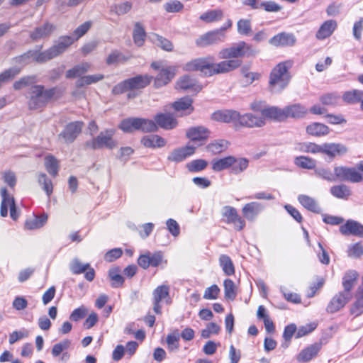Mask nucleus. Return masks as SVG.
<instances>
[{
	"mask_svg": "<svg viewBox=\"0 0 363 363\" xmlns=\"http://www.w3.org/2000/svg\"><path fill=\"white\" fill-rule=\"evenodd\" d=\"M258 50L244 41H240L231 47L223 48L218 52V57L228 60L214 62L213 56L196 58L185 63L182 68L184 71H200L206 76L225 74L240 67L242 63L239 57L255 55Z\"/></svg>",
	"mask_w": 363,
	"mask_h": 363,
	"instance_id": "obj_1",
	"label": "nucleus"
},
{
	"mask_svg": "<svg viewBox=\"0 0 363 363\" xmlns=\"http://www.w3.org/2000/svg\"><path fill=\"white\" fill-rule=\"evenodd\" d=\"M73 43L74 40L69 35L60 36L48 50L43 52L29 50L15 57L13 60L15 63L21 65V69L30 62L31 58L38 63H44L65 52Z\"/></svg>",
	"mask_w": 363,
	"mask_h": 363,
	"instance_id": "obj_2",
	"label": "nucleus"
},
{
	"mask_svg": "<svg viewBox=\"0 0 363 363\" xmlns=\"http://www.w3.org/2000/svg\"><path fill=\"white\" fill-rule=\"evenodd\" d=\"M291 65V61H286L279 63L273 68L269 80V86L272 91L280 92L286 87L291 79L289 69Z\"/></svg>",
	"mask_w": 363,
	"mask_h": 363,
	"instance_id": "obj_3",
	"label": "nucleus"
},
{
	"mask_svg": "<svg viewBox=\"0 0 363 363\" xmlns=\"http://www.w3.org/2000/svg\"><path fill=\"white\" fill-rule=\"evenodd\" d=\"M152 77L147 74L138 75L124 80L113 88V93L120 94L128 90L140 89L147 86Z\"/></svg>",
	"mask_w": 363,
	"mask_h": 363,
	"instance_id": "obj_4",
	"label": "nucleus"
},
{
	"mask_svg": "<svg viewBox=\"0 0 363 363\" xmlns=\"http://www.w3.org/2000/svg\"><path fill=\"white\" fill-rule=\"evenodd\" d=\"M115 130L113 129L102 131L91 140L87 141L85 145L94 150L106 147L111 150L117 146V142L113 139Z\"/></svg>",
	"mask_w": 363,
	"mask_h": 363,
	"instance_id": "obj_5",
	"label": "nucleus"
},
{
	"mask_svg": "<svg viewBox=\"0 0 363 363\" xmlns=\"http://www.w3.org/2000/svg\"><path fill=\"white\" fill-rule=\"evenodd\" d=\"M29 100L28 106L30 110H37L45 106L48 104L44 96V86L42 85H34L29 90Z\"/></svg>",
	"mask_w": 363,
	"mask_h": 363,
	"instance_id": "obj_6",
	"label": "nucleus"
},
{
	"mask_svg": "<svg viewBox=\"0 0 363 363\" xmlns=\"http://www.w3.org/2000/svg\"><path fill=\"white\" fill-rule=\"evenodd\" d=\"M84 123L81 121H74L66 125L63 130L59 134V140L65 143H72L82 133Z\"/></svg>",
	"mask_w": 363,
	"mask_h": 363,
	"instance_id": "obj_7",
	"label": "nucleus"
},
{
	"mask_svg": "<svg viewBox=\"0 0 363 363\" xmlns=\"http://www.w3.org/2000/svg\"><path fill=\"white\" fill-rule=\"evenodd\" d=\"M225 34H222L218 29L207 32L196 40V44L201 48L224 42Z\"/></svg>",
	"mask_w": 363,
	"mask_h": 363,
	"instance_id": "obj_8",
	"label": "nucleus"
},
{
	"mask_svg": "<svg viewBox=\"0 0 363 363\" xmlns=\"http://www.w3.org/2000/svg\"><path fill=\"white\" fill-rule=\"evenodd\" d=\"M222 216L226 223H233L237 230H241L245 225V220L238 215L237 210L230 206H225L222 209Z\"/></svg>",
	"mask_w": 363,
	"mask_h": 363,
	"instance_id": "obj_9",
	"label": "nucleus"
},
{
	"mask_svg": "<svg viewBox=\"0 0 363 363\" xmlns=\"http://www.w3.org/2000/svg\"><path fill=\"white\" fill-rule=\"evenodd\" d=\"M69 269L74 274H80L86 272L84 277L87 281H91L94 279V269L89 263L84 264L78 258H74L70 262Z\"/></svg>",
	"mask_w": 363,
	"mask_h": 363,
	"instance_id": "obj_10",
	"label": "nucleus"
},
{
	"mask_svg": "<svg viewBox=\"0 0 363 363\" xmlns=\"http://www.w3.org/2000/svg\"><path fill=\"white\" fill-rule=\"evenodd\" d=\"M352 293L341 291L335 295L327 306V311L331 313H335L342 308L352 298Z\"/></svg>",
	"mask_w": 363,
	"mask_h": 363,
	"instance_id": "obj_11",
	"label": "nucleus"
},
{
	"mask_svg": "<svg viewBox=\"0 0 363 363\" xmlns=\"http://www.w3.org/2000/svg\"><path fill=\"white\" fill-rule=\"evenodd\" d=\"M55 29V25L50 22H45L35 28L30 33V38L33 41L35 42L48 38L54 33Z\"/></svg>",
	"mask_w": 363,
	"mask_h": 363,
	"instance_id": "obj_12",
	"label": "nucleus"
},
{
	"mask_svg": "<svg viewBox=\"0 0 363 363\" xmlns=\"http://www.w3.org/2000/svg\"><path fill=\"white\" fill-rule=\"evenodd\" d=\"M72 342L69 339H64L62 341L55 344L52 348L51 354L53 357H59L62 362H67L70 359V354L66 352L69 348Z\"/></svg>",
	"mask_w": 363,
	"mask_h": 363,
	"instance_id": "obj_13",
	"label": "nucleus"
},
{
	"mask_svg": "<svg viewBox=\"0 0 363 363\" xmlns=\"http://www.w3.org/2000/svg\"><path fill=\"white\" fill-rule=\"evenodd\" d=\"M296 38L293 33L281 32L272 37L269 43L275 47H291L296 44Z\"/></svg>",
	"mask_w": 363,
	"mask_h": 363,
	"instance_id": "obj_14",
	"label": "nucleus"
},
{
	"mask_svg": "<svg viewBox=\"0 0 363 363\" xmlns=\"http://www.w3.org/2000/svg\"><path fill=\"white\" fill-rule=\"evenodd\" d=\"M238 123L248 128H260L264 125L265 120L262 116H258L252 113L240 115L239 113Z\"/></svg>",
	"mask_w": 363,
	"mask_h": 363,
	"instance_id": "obj_15",
	"label": "nucleus"
},
{
	"mask_svg": "<svg viewBox=\"0 0 363 363\" xmlns=\"http://www.w3.org/2000/svg\"><path fill=\"white\" fill-rule=\"evenodd\" d=\"M176 70L175 67H162L155 79V86L159 88L167 84L174 78Z\"/></svg>",
	"mask_w": 363,
	"mask_h": 363,
	"instance_id": "obj_16",
	"label": "nucleus"
},
{
	"mask_svg": "<svg viewBox=\"0 0 363 363\" xmlns=\"http://www.w3.org/2000/svg\"><path fill=\"white\" fill-rule=\"evenodd\" d=\"M177 90H191L194 92H199L202 87L199 85L196 80L189 75H184L180 77L175 85Z\"/></svg>",
	"mask_w": 363,
	"mask_h": 363,
	"instance_id": "obj_17",
	"label": "nucleus"
},
{
	"mask_svg": "<svg viewBox=\"0 0 363 363\" xmlns=\"http://www.w3.org/2000/svg\"><path fill=\"white\" fill-rule=\"evenodd\" d=\"M340 233L344 235H355L363 238V225L357 221L349 220L340 228Z\"/></svg>",
	"mask_w": 363,
	"mask_h": 363,
	"instance_id": "obj_18",
	"label": "nucleus"
},
{
	"mask_svg": "<svg viewBox=\"0 0 363 363\" xmlns=\"http://www.w3.org/2000/svg\"><path fill=\"white\" fill-rule=\"evenodd\" d=\"M239 113L233 110L218 111L212 114V119L223 123H238Z\"/></svg>",
	"mask_w": 363,
	"mask_h": 363,
	"instance_id": "obj_19",
	"label": "nucleus"
},
{
	"mask_svg": "<svg viewBox=\"0 0 363 363\" xmlns=\"http://www.w3.org/2000/svg\"><path fill=\"white\" fill-rule=\"evenodd\" d=\"M194 150L195 147L189 145L175 149L168 155L167 160L171 162H180L192 155Z\"/></svg>",
	"mask_w": 363,
	"mask_h": 363,
	"instance_id": "obj_20",
	"label": "nucleus"
},
{
	"mask_svg": "<svg viewBox=\"0 0 363 363\" xmlns=\"http://www.w3.org/2000/svg\"><path fill=\"white\" fill-rule=\"evenodd\" d=\"M264 208L262 203L253 201L245 204L242 208V213L247 220L253 221Z\"/></svg>",
	"mask_w": 363,
	"mask_h": 363,
	"instance_id": "obj_21",
	"label": "nucleus"
},
{
	"mask_svg": "<svg viewBox=\"0 0 363 363\" xmlns=\"http://www.w3.org/2000/svg\"><path fill=\"white\" fill-rule=\"evenodd\" d=\"M158 127L165 130L174 128L177 125L176 118L170 113H158L154 118Z\"/></svg>",
	"mask_w": 363,
	"mask_h": 363,
	"instance_id": "obj_22",
	"label": "nucleus"
},
{
	"mask_svg": "<svg viewBox=\"0 0 363 363\" xmlns=\"http://www.w3.org/2000/svg\"><path fill=\"white\" fill-rule=\"evenodd\" d=\"M347 152V148L340 143H325L320 145V152L325 153L330 157L342 155Z\"/></svg>",
	"mask_w": 363,
	"mask_h": 363,
	"instance_id": "obj_23",
	"label": "nucleus"
},
{
	"mask_svg": "<svg viewBox=\"0 0 363 363\" xmlns=\"http://www.w3.org/2000/svg\"><path fill=\"white\" fill-rule=\"evenodd\" d=\"M210 131L203 126L192 127L187 130L186 137L192 141H203L207 140Z\"/></svg>",
	"mask_w": 363,
	"mask_h": 363,
	"instance_id": "obj_24",
	"label": "nucleus"
},
{
	"mask_svg": "<svg viewBox=\"0 0 363 363\" xmlns=\"http://www.w3.org/2000/svg\"><path fill=\"white\" fill-rule=\"evenodd\" d=\"M337 23L335 20H328L325 21L319 28L315 34L318 40H324L330 37L337 28Z\"/></svg>",
	"mask_w": 363,
	"mask_h": 363,
	"instance_id": "obj_25",
	"label": "nucleus"
},
{
	"mask_svg": "<svg viewBox=\"0 0 363 363\" xmlns=\"http://www.w3.org/2000/svg\"><path fill=\"white\" fill-rule=\"evenodd\" d=\"M141 143L148 148H160L166 145L167 141L158 135H149L141 139Z\"/></svg>",
	"mask_w": 363,
	"mask_h": 363,
	"instance_id": "obj_26",
	"label": "nucleus"
},
{
	"mask_svg": "<svg viewBox=\"0 0 363 363\" xmlns=\"http://www.w3.org/2000/svg\"><path fill=\"white\" fill-rule=\"evenodd\" d=\"M320 348V343L311 345L299 353L297 359L299 362H308L317 355Z\"/></svg>",
	"mask_w": 363,
	"mask_h": 363,
	"instance_id": "obj_27",
	"label": "nucleus"
},
{
	"mask_svg": "<svg viewBox=\"0 0 363 363\" xmlns=\"http://www.w3.org/2000/svg\"><path fill=\"white\" fill-rule=\"evenodd\" d=\"M261 115L264 119L265 118H267L279 121L286 119V115H284V108H279L275 106L264 108L261 111Z\"/></svg>",
	"mask_w": 363,
	"mask_h": 363,
	"instance_id": "obj_28",
	"label": "nucleus"
},
{
	"mask_svg": "<svg viewBox=\"0 0 363 363\" xmlns=\"http://www.w3.org/2000/svg\"><path fill=\"white\" fill-rule=\"evenodd\" d=\"M298 201L305 208L311 212L315 213H320L321 212V209L316 201L309 196L301 194L298 196Z\"/></svg>",
	"mask_w": 363,
	"mask_h": 363,
	"instance_id": "obj_29",
	"label": "nucleus"
},
{
	"mask_svg": "<svg viewBox=\"0 0 363 363\" xmlns=\"http://www.w3.org/2000/svg\"><path fill=\"white\" fill-rule=\"evenodd\" d=\"M224 16L223 11L221 9H213L208 10L203 13L200 16L199 19L206 23H211L214 22L220 21L223 19Z\"/></svg>",
	"mask_w": 363,
	"mask_h": 363,
	"instance_id": "obj_30",
	"label": "nucleus"
},
{
	"mask_svg": "<svg viewBox=\"0 0 363 363\" xmlns=\"http://www.w3.org/2000/svg\"><path fill=\"white\" fill-rule=\"evenodd\" d=\"M307 108L301 104H294L286 106L284 108V115L286 118H302L307 113Z\"/></svg>",
	"mask_w": 363,
	"mask_h": 363,
	"instance_id": "obj_31",
	"label": "nucleus"
},
{
	"mask_svg": "<svg viewBox=\"0 0 363 363\" xmlns=\"http://www.w3.org/2000/svg\"><path fill=\"white\" fill-rule=\"evenodd\" d=\"M359 274L354 270H349L342 277L343 291L351 292V289L357 284Z\"/></svg>",
	"mask_w": 363,
	"mask_h": 363,
	"instance_id": "obj_32",
	"label": "nucleus"
},
{
	"mask_svg": "<svg viewBox=\"0 0 363 363\" xmlns=\"http://www.w3.org/2000/svg\"><path fill=\"white\" fill-rule=\"evenodd\" d=\"M192 103L193 100L190 97H183L175 101L172 106L178 112L186 111V113L189 114L194 110Z\"/></svg>",
	"mask_w": 363,
	"mask_h": 363,
	"instance_id": "obj_33",
	"label": "nucleus"
},
{
	"mask_svg": "<svg viewBox=\"0 0 363 363\" xmlns=\"http://www.w3.org/2000/svg\"><path fill=\"white\" fill-rule=\"evenodd\" d=\"M234 161V156H228L223 158L213 160L212 161V169L215 172H220L230 168Z\"/></svg>",
	"mask_w": 363,
	"mask_h": 363,
	"instance_id": "obj_34",
	"label": "nucleus"
},
{
	"mask_svg": "<svg viewBox=\"0 0 363 363\" xmlns=\"http://www.w3.org/2000/svg\"><path fill=\"white\" fill-rule=\"evenodd\" d=\"M146 37V33L142 24L135 23L133 32V42L135 45L141 47L143 45Z\"/></svg>",
	"mask_w": 363,
	"mask_h": 363,
	"instance_id": "obj_35",
	"label": "nucleus"
},
{
	"mask_svg": "<svg viewBox=\"0 0 363 363\" xmlns=\"http://www.w3.org/2000/svg\"><path fill=\"white\" fill-rule=\"evenodd\" d=\"M44 164L47 172L53 177L58 174L59 163L58 160L52 155H48L45 157Z\"/></svg>",
	"mask_w": 363,
	"mask_h": 363,
	"instance_id": "obj_36",
	"label": "nucleus"
},
{
	"mask_svg": "<svg viewBox=\"0 0 363 363\" xmlns=\"http://www.w3.org/2000/svg\"><path fill=\"white\" fill-rule=\"evenodd\" d=\"M90 67L91 65L88 62H83L82 64L77 65L66 72V77L71 79L81 77L82 74L87 72Z\"/></svg>",
	"mask_w": 363,
	"mask_h": 363,
	"instance_id": "obj_37",
	"label": "nucleus"
},
{
	"mask_svg": "<svg viewBox=\"0 0 363 363\" xmlns=\"http://www.w3.org/2000/svg\"><path fill=\"white\" fill-rule=\"evenodd\" d=\"M306 132L313 136L325 135L329 133V128L320 123H313L307 126Z\"/></svg>",
	"mask_w": 363,
	"mask_h": 363,
	"instance_id": "obj_38",
	"label": "nucleus"
},
{
	"mask_svg": "<svg viewBox=\"0 0 363 363\" xmlns=\"http://www.w3.org/2000/svg\"><path fill=\"white\" fill-rule=\"evenodd\" d=\"M48 221V216L43 214L40 216H34L25 223V228L28 230H35L42 228Z\"/></svg>",
	"mask_w": 363,
	"mask_h": 363,
	"instance_id": "obj_39",
	"label": "nucleus"
},
{
	"mask_svg": "<svg viewBox=\"0 0 363 363\" xmlns=\"http://www.w3.org/2000/svg\"><path fill=\"white\" fill-rule=\"evenodd\" d=\"M331 194L342 199H347L351 195V190L345 184L335 185L330 188Z\"/></svg>",
	"mask_w": 363,
	"mask_h": 363,
	"instance_id": "obj_40",
	"label": "nucleus"
},
{
	"mask_svg": "<svg viewBox=\"0 0 363 363\" xmlns=\"http://www.w3.org/2000/svg\"><path fill=\"white\" fill-rule=\"evenodd\" d=\"M229 146L228 141L225 140H216L211 143H210L206 148L207 150L212 152L213 154H219L228 149Z\"/></svg>",
	"mask_w": 363,
	"mask_h": 363,
	"instance_id": "obj_41",
	"label": "nucleus"
},
{
	"mask_svg": "<svg viewBox=\"0 0 363 363\" xmlns=\"http://www.w3.org/2000/svg\"><path fill=\"white\" fill-rule=\"evenodd\" d=\"M37 179L39 185L41 186L48 197L50 198L53 191V185L51 179L45 173H38L37 174Z\"/></svg>",
	"mask_w": 363,
	"mask_h": 363,
	"instance_id": "obj_42",
	"label": "nucleus"
},
{
	"mask_svg": "<svg viewBox=\"0 0 363 363\" xmlns=\"http://www.w3.org/2000/svg\"><path fill=\"white\" fill-rule=\"evenodd\" d=\"M363 98V91L353 89L345 91L342 95V100L347 104H357Z\"/></svg>",
	"mask_w": 363,
	"mask_h": 363,
	"instance_id": "obj_43",
	"label": "nucleus"
},
{
	"mask_svg": "<svg viewBox=\"0 0 363 363\" xmlns=\"http://www.w3.org/2000/svg\"><path fill=\"white\" fill-rule=\"evenodd\" d=\"M241 74L244 78V81L247 84H251L255 81L259 80L261 74L256 72H251L249 65H244L240 69Z\"/></svg>",
	"mask_w": 363,
	"mask_h": 363,
	"instance_id": "obj_44",
	"label": "nucleus"
},
{
	"mask_svg": "<svg viewBox=\"0 0 363 363\" xmlns=\"http://www.w3.org/2000/svg\"><path fill=\"white\" fill-rule=\"evenodd\" d=\"M169 288L166 285H161L157 286L152 293L153 301H162V300H165V301L169 303L168 299L169 298Z\"/></svg>",
	"mask_w": 363,
	"mask_h": 363,
	"instance_id": "obj_45",
	"label": "nucleus"
},
{
	"mask_svg": "<svg viewBox=\"0 0 363 363\" xmlns=\"http://www.w3.org/2000/svg\"><path fill=\"white\" fill-rule=\"evenodd\" d=\"M138 130L143 133L155 132L157 130V125L155 121L147 118H138Z\"/></svg>",
	"mask_w": 363,
	"mask_h": 363,
	"instance_id": "obj_46",
	"label": "nucleus"
},
{
	"mask_svg": "<svg viewBox=\"0 0 363 363\" xmlns=\"http://www.w3.org/2000/svg\"><path fill=\"white\" fill-rule=\"evenodd\" d=\"M295 150L301 152L320 153V145L313 143H299L296 144Z\"/></svg>",
	"mask_w": 363,
	"mask_h": 363,
	"instance_id": "obj_47",
	"label": "nucleus"
},
{
	"mask_svg": "<svg viewBox=\"0 0 363 363\" xmlns=\"http://www.w3.org/2000/svg\"><path fill=\"white\" fill-rule=\"evenodd\" d=\"M119 128L125 133L138 130V118H128L121 121Z\"/></svg>",
	"mask_w": 363,
	"mask_h": 363,
	"instance_id": "obj_48",
	"label": "nucleus"
},
{
	"mask_svg": "<svg viewBox=\"0 0 363 363\" xmlns=\"http://www.w3.org/2000/svg\"><path fill=\"white\" fill-rule=\"evenodd\" d=\"M249 160L243 157H235L230 166L232 173L239 174L244 172L248 167Z\"/></svg>",
	"mask_w": 363,
	"mask_h": 363,
	"instance_id": "obj_49",
	"label": "nucleus"
},
{
	"mask_svg": "<svg viewBox=\"0 0 363 363\" xmlns=\"http://www.w3.org/2000/svg\"><path fill=\"white\" fill-rule=\"evenodd\" d=\"M294 164L300 168L306 169H313L316 166V162L315 160L306 156H298L295 157Z\"/></svg>",
	"mask_w": 363,
	"mask_h": 363,
	"instance_id": "obj_50",
	"label": "nucleus"
},
{
	"mask_svg": "<svg viewBox=\"0 0 363 363\" xmlns=\"http://www.w3.org/2000/svg\"><path fill=\"white\" fill-rule=\"evenodd\" d=\"M219 262L223 271L226 275L230 276L234 274V265L229 256L225 255H220L219 258Z\"/></svg>",
	"mask_w": 363,
	"mask_h": 363,
	"instance_id": "obj_51",
	"label": "nucleus"
},
{
	"mask_svg": "<svg viewBox=\"0 0 363 363\" xmlns=\"http://www.w3.org/2000/svg\"><path fill=\"white\" fill-rule=\"evenodd\" d=\"M152 41L162 50L170 52L173 50V45L168 39L163 38L158 34H152L151 36Z\"/></svg>",
	"mask_w": 363,
	"mask_h": 363,
	"instance_id": "obj_52",
	"label": "nucleus"
},
{
	"mask_svg": "<svg viewBox=\"0 0 363 363\" xmlns=\"http://www.w3.org/2000/svg\"><path fill=\"white\" fill-rule=\"evenodd\" d=\"M133 4L130 1H125L111 6V11L118 16H123L128 13L132 9Z\"/></svg>",
	"mask_w": 363,
	"mask_h": 363,
	"instance_id": "obj_53",
	"label": "nucleus"
},
{
	"mask_svg": "<svg viewBox=\"0 0 363 363\" xmlns=\"http://www.w3.org/2000/svg\"><path fill=\"white\" fill-rule=\"evenodd\" d=\"M104 79V75L97 74L93 75H86L81 77L76 82V86L77 87H82L85 85H89Z\"/></svg>",
	"mask_w": 363,
	"mask_h": 363,
	"instance_id": "obj_54",
	"label": "nucleus"
},
{
	"mask_svg": "<svg viewBox=\"0 0 363 363\" xmlns=\"http://www.w3.org/2000/svg\"><path fill=\"white\" fill-rule=\"evenodd\" d=\"M121 269L118 267H114L109 269L108 276L112 281L113 287H119L124 282L123 277L120 274Z\"/></svg>",
	"mask_w": 363,
	"mask_h": 363,
	"instance_id": "obj_55",
	"label": "nucleus"
},
{
	"mask_svg": "<svg viewBox=\"0 0 363 363\" xmlns=\"http://www.w3.org/2000/svg\"><path fill=\"white\" fill-rule=\"evenodd\" d=\"M62 89L57 86L48 89L44 88V96L46 98L48 103L50 101L57 100L62 96Z\"/></svg>",
	"mask_w": 363,
	"mask_h": 363,
	"instance_id": "obj_56",
	"label": "nucleus"
},
{
	"mask_svg": "<svg viewBox=\"0 0 363 363\" xmlns=\"http://www.w3.org/2000/svg\"><path fill=\"white\" fill-rule=\"evenodd\" d=\"M21 72V67H13L0 74V85L13 79Z\"/></svg>",
	"mask_w": 363,
	"mask_h": 363,
	"instance_id": "obj_57",
	"label": "nucleus"
},
{
	"mask_svg": "<svg viewBox=\"0 0 363 363\" xmlns=\"http://www.w3.org/2000/svg\"><path fill=\"white\" fill-rule=\"evenodd\" d=\"M207 164V162L204 160H194L186 164V168L191 172H198L204 169Z\"/></svg>",
	"mask_w": 363,
	"mask_h": 363,
	"instance_id": "obj_58",
	"label": "nucleus"
},
{
	"mask_svg": "<svg viewBox=\"0 0 363 363\" xmlns=\"http://www.w3.org/2000/svg\"><path fill=\"white\" fill-rule=\"evenodd\" d=\"M130 59V57L125 56L122 52L114 50L107 57L106 63L112 65L118 62H124Z\"/></svg>",
	"mask_w": 363,
	"mask_h": 363,
	"instance_id": "obj_59",
	"label": "nucleus"
},
{
	"mask_svg": "<svg viewBox=\"0 0 363 363\" xmlns=\"http://www.w3.org/2000/svg\"><path fill=\"white\" fill-rule=\"evenodd\" d=\"M35 82L34 76H26L13 83V87L16 90H20Z\"/></svg>",
	"mask_w": 363,
	"mask_h": 363,
	"instance_id": "obj_60",
	"label": "nucleus"
},
{
	"mask_svg": "<svg viewBox=\"0 0 363 363\" xmlns=\"http://www.w3.org/2000/svg\"><path fill=\"white\" fill-rule=\"evenodd\" d=\"M340 101V96L335 93H328L320 97V101L325 106H335Z\"/></svg>",
	"mask_w": 363,
	"mask_h": 363,
	"instance_id": "obj_61",
	"label": "nucleus"
},
{
	"mask_svg": "<svg viewBox=\"0 0 363 363\" xmlns=\"http://www.w3.org/2000/svg\"><path fill=\"white\" fill-rule=\"evenodd\" d=\"M238 32L240 35H248L252 31L251 22L247 19H240L237 23Z\"/></svg>",
	"mask_w": 363,
	"mask_h": 363,
	"instance_id": "obj_62",
	"label": "nucleus"
},
{
	"mask_svg": "<svg viewBox=\"0 0 363 363\" xmlns=\"http://www.w3.org/2000/svg\"><path fill=\"white\" fill-rule=\"evenodd\" d=\"M164 9L168 13H177L184 9V5L178 0H170L164 4Z\"/></svg>",
	"mask_w": 363,
	"mask_h": 363,
	"instance_id": "obj_63",
	"label": "nucleus"
},
{
	"mask_svg": "<svg viewBox=\"0 0 363 363\" xmlns=\"http://www.w3.org/2000/svg\"><path fill=\"white\" fill-rule=\"evenodd\" d=\"M224 292L226 298L233 300L236 296L235 286L234 282L230 279L224 281Z\"/></svg>",
	"mask_w": 363,
	"mask_h": 363,
	"instance_id": "obj_64",
	"label": "nucleus"
}]
</instances>
